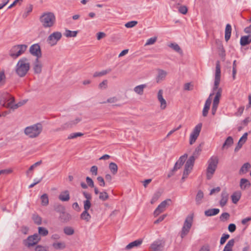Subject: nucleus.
Returning <instances> with one entry per match:
<instances>
[{
    "label": "nucleus",
    "instance_id": "1",
    "mask_svg": "<svg viewBox=\"0 0 251 251\" xmlns=\"http://www.w3.org/2000/svg\"><path fill=\"white\" fill-rule=\"evenodd\" d=\"M30 62L26 57L21 58L15 66V73L19 77H24L30 69Z\"/></svg>",
    "mask_w": 251,
    "mask_h": 251
},
{
    "label": "nucleus",
    "instance_id": "2",
    "mask_svg": "<svg viewBox=\"0 0 251 251\" xmlns=\"http://www.w3.org/2000/svg\"><path fill=\"white\" fill-rule=\"evenodd\" d=\"M221 71L220 63L219 60L216 61L214 84L213 88V91H216L215 97L220 98L222 96V89L219 86L221 81Z\"/></svg>",
    "mask_w": 251,
    "mask_h": 251
},
{
    "label": "nucleus",
    "instance_id": "3",
    "mask_svg": "<svg viewBox=\"0 0 251 251\" xmlns=\"http://www.w3.org/2000/svg\"><path fill=\"white\" fill-rule=\"evenodd\" d=\"M39 20L44 28H50L55 24V17L52 12H46L40 16Z\"/></svg>",
    "mask_w": 251,
    "mask_h": 251
},
{
    "label": "nucleus",
    "instance_id": "4",
    "mask_svg": "<svg viewBox=\"0 0 251 251\" xmlns=\"http://www.w3.org/2000/svg\"><path fill=\"white\" fill-rule=\"evenodd\" d=\"M42 130V125L40 123H37L25 127L24 133L29 138H34L40 134Z\"/></svg>",
    "mask_w": 251,
    "mask_h": 251
},
{
    "label": "nucleus",
    "instance_id": "5",
    "mask_svg": "<svg viewBox=\"0 0 251 251\" xmlns=\"http://www.w3.org/2000/svg\"><path fill=\"white\" fill-rule=\"evenodd\" d=\"M219 162V159L217 156H212L208 161V167L206 169V177L207 179H210L214 174L217 165Z\"/></svg>",
    "mask_w": 251,
    "mask_h": 251
},
{
    "label": "nucleus",
    "instance_id": "6",
    "mask_svg": "<svg viewBox=\"0 0 251 251\" xmlns=\"http://www.w3.org/2000/svg\"><path fill=\"white\" fill-rule=\"evenodd\" d=\"M26 45H17L13 46L9 50V55L13 59H16L23 54L27 49Z\"/></svg>",
    "mask_w": 251,
    "mask_h": 251
},
{
    "label": "nucleus",
    "instance_id": "7",
    "mask_svg": "<svg viewBox=\"0 0 251 251\" xmlns=\"http://www.w3.org/2000/svg\"><path fill=\"white\" fill-rule=\"evenodd\" d=\"M193 219V216L192 215H189L186 218L180 233L181 238H183L189 232L192 226Z\"/></svg>",
    "mask_w": 251,
    "mask_h": 251
},
{
    "label": "nucleus",
    "instance_id": "8",
    "mask_svg": "<svg viewBox=\"0 0 251 251\" xmlns=\"http://www.w3.org/2000/svg\"><path fill=\"white\" fill-rule=\"evenodd\" d=\"M193 219V216L192 215H189L186 218L180 233L181 238H183L189 232L192 226Z\"/></svg>",
    "mask_w": 251,
    "mask_h": 251
},
{
    "label": "nucleus",
    "instance_id": "9",
    "mask_svg": "<svg viewBox=\"0 0 251 251\" xmlns=\"http://www.w3.org/2000/svg\"><path fill=\"white\" fill-rule=\"evenodd\" d=\"M62 34L60 31H54L50 34L47 38V42L50 47L56 45L61 40Z\"/></svg>",
    "mask_w": 251,
    "mask_h": 251
},
{
    "label": "nucleus",
    "instance_id": "10",
    "mask_svg": "<svg viewBox=\"0 0 251 251\" xmlns=\"http://www.w3.org/2000/svg\"><path fill=\"white\" fill-rule=\"evenodd\" d=\"M202 127V124L199 123L194 127L190 135L189 143L193 145L197 139L201 132Z\"/></svg>",
    "mask_w": 251,
    "mask_h": 251
},
{
    "label": "nucleus",
    "instance_id": "11",
    "mask_svg": "<svg viewBox=\"0 0 251 251\" xmlns=\"http://www.w3.org/2000/svg\"><path fill=\"white\" fill-rule=\"evenodd\" d=\"M171 201L170 199H167L163 201L155 209L153 212V215L154 217H157L160 213L164 212L168 205H169V202Z\"/></svg>",
    "mask_w": 251,
    "mask_h": 251
},
{
    "label": "nucleus",
    "instance_id": "12",
    "mask_svg": "<svg viewBox=\"0 0 251 251\" xmlns=\"http://www.w3.org/2000/svg\"><path fill=\"white\" fill-rule=\"evenodd\" d=\"M2 99H3V106L6 108H11L10 106H8L9 105H11L12 107L14 106V102L15 100L14 98L10 95L9 94H4L2 96Z\"/></svg>",
    "mask_w": 251,
    "mask_h": 251
},
{
    "label": "nucleus",
    "instance_id": "13",
    "mask_svg": "<svg viewBox=\"0 0 251 251\" xmlns=\"http://www.w3.org/2000/svg\"><path fill=\"white\" fill-rule=\"evenodd\" d=\"M30 53L39 59L42 56V52L40 46L38 44L32 45L29 48Z\"/></svg>",
    "mask_w": 251,
    "mask_h": 251
},
{
    "label": "nucleus",
    "instance_id": "14",
    "mask_svg": "<svg viewBox=\"0 0 251 251\" xmlns=\"http://www.w3.org/2000/svg\"><path fill=\"white\" fill-rule=\"evenodd\" d=\"M40 240L41 237L37 233H35L27 238L26 245L28 247L33 246L37 244Z\"/></svg>",
    "mask_w": 251,
    "mask_h": 251
},
{
    "label": "nucleus",
    "instance_id": "15",
    "mask_svg": "<svg viewBox=\"0 0 251 251\" xmlns=\"http://www.w3.org/2000/svg\"><path fill=\"white\" fill-rule=\"evenodd\" d=\"M81 121V118L78 117L76 118L75 120L71 121L69 122H67L63 125H62L60 128H57L55 130V131H59L60 130H65L68 128H71L73 127L74 126L77 124Z\"/></svg>",
    "mask_w": 251,
    "mask_h": 251
},
{
    "label": "nucleus",
    "instance_id": "16",
    "mask_svg": "<svg viewBox=\"0 0 251 251\" xmlns=\"http://www.w3.org/2000/svg\"><path fill=\"white\" fill-rule=\"evenodd\" d=\"M156 71L157 74L155 77V81L157 83H159L165 80L168 73L166 71L161 69H158Z\"/></svg>",
    "mask_w": 251,
    "mask_h": 251
},
{
    "label": "nucleus",
    "instance_id": "17",
    "mask_svg": "<svg viewBox=\"0 0 251 251\" xmlns=\"http://www.w3.org/2000/svg\"><path fill=\"white\" fill-rule=\"evenodd\" d=\"M163 90L162 89H160L158 91L157 95L158 100L160 103V108L162 110L165 109L167 107V102L166 100L163 98Z\"/></svg>",
    "mask_w": 251,
    "mask_h": 251
},
{
    "label": "nucleus",
    "instance_id": "18",
    "mask_svg": "<svg viewBox=\"0 0 251 251\" xmlns=\"http://www.w3.org/2000/svg\"><path fill=\"white\" fill-rule=\"evenodd\" d=\"M187 157V154H184L179 157L176 163L175 166L173 169V172H175L178 169H180L181 166L184 164L186 159Z\"/></svg>",
    "mask_w": 251,
    "mask_h": 251
},
{
    "label": "nucleus",
    "instance_id": "19",
    "mask_svg": "<svg viewBox=\"0 0 251 251\" xmlns=\"http://www.w3.org/2000/svg\"><path fill=\"white\" fill-rule=\"evenodd\" d=\"M43 65L39 61V59L36 58L33 64V70L34 73L36 74H39L42 72Z\"/></svg>",
    "mask_w": 251,
    "mask_h": 251
},
{
    "label": "nucleus",
    "instance_id": "20",
    "mask_svg": "<svg viewBox=\"0 0 251 251\" xmlns=\"http://www.w3.org/2000/svg\"><path fill=\"white\" fill-rule=\"evenodd\" d=\"M91 206H84V210L80 215V219L88 222L91 219V216L88 213V210L90 208Z\"/></svg>",
    "mask_w": 251,
    "mask_h": 251
},
{
    "label": "nucleus",
    "instance_id": "21",
    "mask_svg": "<svg viewBox=\"0 0 251 251\" xmlns=\"http://www.w3.org/2000/svg\"><path fill=\"white\" fill-rule=\"evenodd\" d=\"M59 219L62 223H67L71 220L72 216L65 211L59 214Z\"/></svg>",
    "mask_w": 251,
    "mask_h": 251
},
{
    "label": "nucleus",
    "instance_id": "22",
    "mask_svg": "<svg viewBox=\"0 0 251 251\" xmlns=\"http://www.w3.org/2000/svg\"><path fill=\"white\" fill-rule=\"evenodd\" d=\"M228 199V194L225 190L223 191L221 194V199L220 201V205L221 207H224L226 204Z\"/></svg>",
    "mask_w": 251,
    "mask_h": 251
},
{
    "label": "nucleus",
    "instance_id": "23",
    "mask_svg": "<svg viewBox=\"0 0 251 251\" xmlns=\"http://www.w3.org/2000/svg\"><path fill=\"white\" fill-rule=\"evenodd\" d=\"M143 242L142 239H138L135 240L129 244H128L125 248L126 250H129L134 247H137L140 246Z\"/></svg>",
    "mask_w": 251,
    "mask_h": 251
},
{
    "label": "nucleus",
    "instance_id": "24",
    "mask_svg": "<svg viewBox=\"0 0 251 251\" xmlns=\"http://www.w3.org/2000/svg\"><path fill=\"white\" fill-rule=\"evenodd\" d=\"M82 194L84 197L86 198V200L83 201L84 206L86 205L87 206H91V200L92 199L91 194L86 191H83Z\"/></svg>",
    "mask_w": 251,
    "mask_h": 251
},
{
    "label": "nucleus",
    "instance_id": "25",
    "mask_svg": "<svg viewBox=\"0 0 251 251\" xmlns=\"http://www.w3.org/2000/svg\"><path fill=\"white\" fill-rule=\"evenodd\" d=\"M58 198L62 201H68L70 198L69 191L66 190L62 192L59 195Z\"/></svg>",
    "mask_w": 251,
    "mask_h": 251
},
{
    "label": "nucleus",
    "instance_id": "26",
    "mask_svg": "<svg viewBox=\"0 0 251 251\" xmlns=\"http://www.w3.org/2000/svg\"><path fill=\"white\" fill-rule=\"evenodd\" d=\"M251 42V35L242 36L240 39V44L242 46H245L249 44Z\"/></svg>",
    "mask_w": 251,
    "mask_h": 251
},
{
    "label": "nucleus",
    "instance_id": "27",
    "mask_svg": "<svg viewBox=\"0 0 251 251\" xmlns=\"http://www.w3.org/2000/svg\"><path fill=\"white\" fill-rule=\"evenodd\" d=\"M146 87V84H141L138 86H136L134 88V92L139 95H142L144 93V89Z\"/></svg>",
    "mask_w": 251,
    "mask_h": 251
},
{
    "label": "nucleus",
    "instance_id": "28",
    "mask_svg": "<svg viewBox=\"0 0 251 251\" xmlns=\"http://www.w3.org/2000/svg\"><path fill=\"white\" fill-rule=\"evenodd\" d=\"M220 210L218 208L209 209L204 211V214L206 216H212L218 214Z\"/></svg>",
    "mask_w": 251,
    "mask_h": 251
},
{
    "label": "nucleus",
    "instance_id": "29",
    "mask_svg": "<svg viewBox=\"0 0 251 251\" xmlns=\"http://www.w3.org/2000/svg\"><path fill=\"white\" fill-rule=\"evenodd\" d=\"M108 168L113 175H115L118 172V166L114 162H111L109 163Z\"/></svg>",
    "mask_w": 251,
    "mask_h": 251
},
{
    "label": "nucleus",
    "instance_id": "30",
    "mask_svg": "<svg viewBox=\"0 0 251 251\" xmlns=\"http://www.w3.org/2000/svg\"><path fill=\"white\" fill-rule=\"evenodd\" d=\"M231 26L229 24H227L225 29V40L227 42L231 36Z\"/></svg>",
    "mask_w": 251,
    "mask_h": 251
},
{
    "label": "nucleus",
    "instance_id": "31",
    "mask_svg": "<svg viewBox=\"0 0 251 251\" xmlns=\"http://www.w3.org/2000/svg\"><path fill=\"white\" fill-rule=\"evenodd\" d=\"M240 186L242 189H246L250 187L251 184L248 179L242 178L240 180Z\"/></svg>",
    "mask_w": 251,
    "mask_h": 251
},
{
    "label": "nucleus",
    "instance_id": "32",
    "mask_svg": "<svg viewBox=\"0 0 251 251\" xmlns=\"http://www.w3.org/2000/svg\"><path fill=\"white\" fill-rule=\"evenodd\" d=\"M234 243L235 240L233 239L229 240L225 247L223 251H232Z\"/></svg>",
    "mask_w": 251,
    "mask_h": 251
},
{
    "label": "nucleus",
    "instance_id": "33",
    "mask_svg": "<svg viewBox=\"0 0 251 251\" xmlns=\"http://www.w3.org/2000/svg\"><path fill=\"white\" fill-rule=\"evenodd\" d=\"M52 246L55 250H63L66 248V244L64 242H55L52 244Z\"/></svg>",
    "mask_w": 251,
    "mask_h": 251
},
{
    "label": "nucleus",
    "instance_id": "34",
    "mask_svg": "<svg viewBox=\"0 0 251 251\" xmlns=\"http://www.w3.org/2000/svg\"><path fill=\"white\" fill-rule=\"evenodd\" d=\"M231 198L232 202L233 203H236L241 198V193L238 191L235 192L232 195Z\"/></svg>",
    "mask_w": 251,
    "mask_h": 251
},
{
    "label": "nucleus",
    "instance_id": "35",
    "mask_svg": "<svg viewBox=\"0 0 251 251\" xmlns=\"http://www.w3.org/2000/svg\"><path fill=\"white\" fill-rule=\"evenodd\" d=\"M162 246L161 244L158 242H154L150 246L151 251H160Z\"/></svg>",
    "mask_w": 251,
    "mask_h": 251
},
{
    "label": "nucleus",
    "instance_id": "36",
    "mask_svg": "<svg viewBox=\"0 0 251 251\" xmlns=\"http://www.w3.org/2000/svg\"><path fill=\"white\" fill-rule=\"evenodd\" d=\"M195 159L196 158L194 157V156H191L186 161L185 166L187 168H190L192 169Z\"/></svg>",
    "mask_w": 251,
    "mask_h": 251
},
{
    "label": "nucleus",
    "instance_id": "37",
    "mask_svg": "<svg viewBox=\"0 0 251 251\" xmlns=\"http://www.w3.org/2000/svg\"><path fill=\"white\" fill-rule=\"evenodd\" d=\"M203 198V193L202 191L199 190L196 197V202L197 205H199L201 202V200Z\"/></svg>",
    "mask_w": 251,
    "mask_h": 251
},
{
    "label": "nucleus",
    "instance_id": "38",
    "mask_svg": "<svg viewBox=\"0 0 251 251\" xmlns=\"http://www.w3.org/2000/svg\"><path fill=\"white\" fill-rule=\"evenodd\" d=\"M78 33L77 31H71L69 29H66L64 35L68 38L75 37Z\"/></svg>",
    "mask_w": 251,
    "mask_h": 251
},
{
    "label": "nucleus",
    "instance_id": "39",
    "mask_svg": "<svg viewBox=\"0 0 251 251\" xmlns=\"http://www.w3.org/2000/svg\"><path fill=\"white\" fill-rule=\"evenodd\" d=\"M169 47L172 48L173 50L177 52L178 53L180 54L182 53V51L179 46V45L176 43H171L168 45Z\"/></svg>",
    "mask_w": 251,
    "mask_h": 251
},
{
    "label": "nucleus",
    "instance_id": "40",
    "mask_svg": "<svg viewBox=\"0 0 251 251\" xmlns=\"http://www.w3.org/2000/svg\"><path fill=\"white\" fill-rule=\"evenodd\" d=\"M63 231L64 233L67 235H72L75 233L74 229L69 226H67L64 227Z\"/></svg>",
    "mask_w": 251,
    "mask_h": 251
},
{
    "label": "nucleus",
    "instance_id": "41",
    "mask_svg": "<svg viewBox=\"0 0 251 251\" xmlns=\"http://www.w3.org/2000/svg\"><path fill=\"white\" fill-rule=\"evenodd\" d=\"M38 235L41 236H46L49 234L48 230L44 227L39 226L38 228Z\"/></svg>",
    "mask_w": 251,
    "mask_h": 251
},
{
    "label": "nucleus",
    "instance_id": "42",
    "mask_svg": "<svg viewBox=\"0 0 251 251\" xmlns=\"http://www.w3.org/2000/svg\"><path fill=\"white\" fill-rule=\"evenodd\" d=\"M32 219L35 224L37 225H40L42 224V218L38 215L36 214H33L32 216Z\"/></svg>",
    "mask_w": 251,
    "mask_h": 251
},
{
    "label": "nucleus",
    "instance_id": "43",
    "mask_svg": "<svg viewBox=\"0 0 251 251\" xmlns=\"http://www.w3.org/2000/svg\"><path fill=\"white\" fill-rule=\"evenodd\" d=\"M251 167V166L249 163H246L244 164L240 169V174H246Z\"/></svg>",
    "mask_w": 251,
    "mask_h": 251
},
{
    "label": "nucleus",
    "instance_id": "44",
    "mask_svg": "<svg viewBox=\"0 0 251 251\" xmlns=\"http://www.w3.org/2000/svg\"><path fill=\"white\" fill-rule=\"evenodd\" d=\"M233 143V138L229 136L227 138V139H226L224 144H223L222 148L223 149H224L225 148H227L229 147H230V146H231Z\"/></svg>",
    "mask_w": 251,
    "mask_h": 251
},
{
    "label": "nucleus",
    "instance_id": "45",
    "mask_svg": "<svg viewBox=\"0 0 251 251\" xmlns=\"http://www.w3.org/2000/svg\"><path fill=\"white\" fill-rule=\"evenodd\" d=\"M110 71H111V70L109 69V70H103L101 72H96L93 74V77H100L101 76L106 75L107 74L109 73Z\"/></svg>",
    "mask_w": 251,
    "mask_h": 251
},
{
    "label": "nucleus",
    "instance_id": "46",
    "mask_svg": "<svg viewBox=\"0 0 251 251\" xmlns=\"http://www.w3.org/2000/svg\"><path fill=\"white\" fill-rule=\"evenodd\" d=\"M41 204L43 206H47L49 204V198L48 195L44 194L41 197Z\"/></svg>",
    "mask_w": 251,
    "mask_h": 251
},
{
    "label": "nucleus",
    "instance_id": "47",
    "mask_svg": "<svg viewBox=\"0 0 251 251\" xmlns=\"http://www.w3.org/2000/svg\"><path fill=\"white\" fill-rule=\"evenodd\" d=\"M192 170V168H187L185 166L183 174V176L181 178V180L182 181H184L185 179L187 177L188 175L191 172V170Z\"/></svg>",
    "mask_w": 251,
    "mask_h": 251
},
{
    "label": "nucleus",
    "instance_id": "48",
    "mask_svg": "<svg viewBox=\"0 0 251 251\" xmlns=\"http://www.w3.org/2000/svg\"><path fill=\"white\" fill-rule=\"evenodd\" d=\"M99 198L102 201H105L109 199V196L107 192L103 191L100 193Z\"/></svg>",
    "mask_w": 251,
    "mask_h": 251
},
{
    "label": "nucleus",
    "instance_id": "49",
    "mask_svg": "<svg viewBox=\"0 0 251 251\" xmlns=\"http://www.w3.org/2000/svg\"><path fill=\"white\" fill-rule=\"evenodd\" d=\"M161 195V193L160 192H155L152 196V198L151 201V204H153L154 203H155L158 200Z\"/></svg>",
    "mask_w": 251,
    "mask_h": 251
},
{
    "label": "nucleus",
    "instance_id": "50",
    "mask_svg": "<svg viewBox=\"0 0 251 251\" xmlns=\"http://www.w3.org/2000/svg\"><path fill=\"white\" fill-rule=\"evenodd\" d=\"M55 210L59 213V214L65 212L66 211L65 207L62 205H57L54 208Z\"/></svg>",
    "mask_w": 251,
    "mask_h": 251
},
{
    "label": "nucleus",
    "instance_id": "51",
    "mask_svg": "<svg viewBox=\"0 0 251 251\" xmlns=\"http://www.w3.org/2000/svg\"><path fill=\"white\" fill-rule=\"evenodd\" d=\"M157 37H153L148 39L145 46H147L154 44L157 41Z\"/></svg>",
    "mask_w": 251,
    "mask_h": 251
},
{
    "label": "nucleus",
    "instance_id": "52",
    "mask_svg": "<svg viewBox=\"0 0 251 251\" xmlns=\"http://www.w3.org/2000/svg\"><path fill=\"white\" fill-rule=\"evenodd\" d=\"M83 135V134L80 132L72 133L70 134L68 137V139H72L77 138L78 137H81Z\"/></svg>",
    "mask_w": 251,
    "mask_h": 251
},
{
    "label": "nucleus",
    "instance_id": "53",
    "mask_svg": "<svg viewBox=\"0 0 251 251\" xmlns=\"http://www.w3.org/2000/svg\"><path fill=\"white\" fill-rule=\"evenodd\" d=\"M5 75L4 71L0 72V87L3 85L5 82Z\"/></svg>",
    "mask_w": 251,
    "mask_h": 251
},
{
    "label": "nucleus",
    "instance_id": "54",
    "mask_svg": "<svg viewBox=\"0 0 251 251\" xmlns=\"http://www.w3.org/2000/svg\"><path fill=\"white\" fill-rule=\"evenodd\" d=\"M201 151V145H200L196 149L192 156H194L196 158L198 157Z\"/></svg>",
    "mask_w": 251,
    "mask_h": 251
},
{
    "label": "nucleus",
    "instance_id": "55",
    "mask_svg": "<svg viewBox=\"0 0 251 251\" xmlns=\"http://www.w3.org/2000/svg\"><path fill=\"white\" fill-rule=\"evenodd\" d=\"M118 101V99L116 97H113L108 98L106 101H104L102 102L101 103H105L106 102L110 103H116Z\"/></svg>",
    "mask_w": 251,
    "mask_h": 251
},
{
    "label": "nucleus",
    "instance_id": "56",
    "mask_svg": "<svg viewBox=\"0 0 251 251\" xmlns=\"http://www.w3.org/2000/svg\"><path fill=\"white\" fill-rule=\"evenodd\" d=\"M230 217V215L227 212L223 213L220 216V219L221 221L225 222Z\"/></svg>",
    "mask_w": 251,
    "mask_h": 251
},
{
    "label": "nucleus",
    "instance_id": "57",
    "mask_svg": "<svg viewBox=\"0 0 251 251\" xmlns=\"http://www.w3.org/2000/svg\"><path fill=\"white\" fill-rule=\"evenodd\" d=\"M194 85L191 83H186L184 85V90L186 91H191L193 89Z\"/></svg>",
    "mask_w": 251,
    "mask_h": 251
},
{
    "label": "nucleus",
    "instance_id": "58",
    "mask_svg": "<svg viewBox=\"0 0 251 251\" xmlns=\"http://www.w3.org/2000/svg\"><path fill=\"white\" fill-rule=\"evenodd\" d=\"M213 95H214V93H211L210 94L208 98L205 101L204 107L209 109L211 103V97Z\"/></svg>",
    "mask_w": 251,
    "mask_h": 251
},
{
    "label": "nucleus",
    "instance_id": "59",
    "mask_svg": "<svg viewBox=\"0 0 251 251\" xmlns=\"http://www.w3.org/2000/svg\"><path fill=\"white\" fill-rule=\"evenodd\" d=\"M248 133H245L240 138L238 142L243 145L245 143L247 140Z\"/></svg>",
    "mask_w": 251,
    "mask_h": 251
},
{
    "label": "nucleus",
    "instance_id": "60",
    "mask_svg": "<svg viewBox=\"0 0 251 251\" xmlns=\"http://www.w3.org/2000/svg\"><path fill=\"white\" fill-rule=\"evenodd\" d=\"M137 24V21H130L125 24V26L127 28H131L135 26Z\"/></svg>",
    "mask_w": 251,
    "mask_h": 251
},
{
    "label": "nucleus",
    "instance_id": "61",
    "mask_svg": "<svg viewBox=\"0 0 251 251\" xmlns=\"http://www.w3.org/2000/svg\"><path fill=\"white\" fill-rule=\"evenodd\" d=\"M107 86V80H104L99 85V88L100 89H105Z\"/></svg>",
    "mask_w": 251,
    "mask_h": 251
},
{
    "label": "nucleus",
    "instance_id": "62",
    "mask_svg": "<svg viewBox=\"0 0 251 251\" xmlns=\"http://www.w3.org/2000/svg\"><path fill=\"white\" fill-rule=\"evenodd\" d=\"M86 181L87 183V186L88 185L91 187H94V181L89 176H87L86 178Z\"/></svg>",
    "mask_w": 251,
    "mask_h": 251
},
{
    "label": "nucleus",
    "instance_id": "63",
    "mask_svg": "<svg viewBox=\"0 0 251 251\" xmlns=\"http://www.w3.org/2000/svg\"><path fill=\"white\" fill-rule=\"evenodd\" d=\"M229 237V235L227 234H224L222 236V237L221 238V239H220V244L221 245H223L224 244L226 240L228 239Z\"/></svg>",
    "mask_w": 251,
    "mask_h": 251
},
{
    "label": "nucleus",
    "instance_id": "64",
    "mask_svg": "<svg viewBox=\"0 0 251 251\" xmlns=\"http://www.w3.org/2000/svg\"><path fill=\"white\" fill-rule=\"evenodd\" d=\"M47 250H48L47 247L42 246L41 245H38L35 248V251H47Z\"/></svg>",
    "mask_w": 251,
    "mask_h": 251
}]
</instances>
